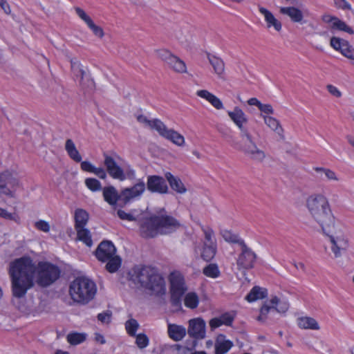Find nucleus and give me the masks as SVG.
<instances>
[{
	"label": "nucleus",
	"instance_id": "5",
	"mask_svg": "<svg viewBox=\"0 0 354 354\" xmlns=\"http://www.w3.org/2000/svg\"><path fill=\"white\" fill-rule=\"evenodd\" d=\"M158 272L157 268L145 265H136L128 272L129 281H131L136 286L145 289L149 285V279L156 281V274Z\"/></svg>",
	"mask_w": 354,
	"mask_h": 354
},
{
	"label": "nucleus",
	"instance_id": "20",
	"mask_svg": "<svg viewBox=\"0 0 354 354\" xmlns=\"http://www.w3.org/2000/svg\"><path fill=\"white\" fill-rule=\"evenodd\" d=\"M116 253V248L111 241H102L95 251V256L101 262H106Z\"/></svg>",
	"mask_w": 354,
	"mask_h": 354
},
{
	"label": "nucleus",
	"instance_id": "37",
	"mask_svg": "<svg viewBox=\"0 0 354 354\" xmlns=\"http://www.w3.org/2000/svg\"><path fill=\"white\" fill-rule=\"evenodd\" d=\"M75 230L77 231V236L78 240L82 241L88 247H91L93 245L91 232L88 229L83 227H80L78 229H75Z\"/></svg>",
	"mask_w": 354,
	"mask_h": 354
},
{
	"label": "nucleus",
	"instance_id": "43",
	"mask_svg": "<svg viewBox=\"0 0 354 354\" xmlns=\"http://www.w3.org/2000/svg\"><path fill=\"white\" fill-rule=\"evenodd\" d=\"M265 123L272 130L280 134L281 131H283L279 121L274 118L270 116H264Z\"/></svg>",
	"mask_w": 354,
	"mask_h": 354
},
{
	"label": "nucleus",
	"instance_id": "39",
	"mask_svg": "<svg viewBox=\"0 0 354 354\" xmlns=\"http://www.w3.org/2000/svg\"><path fill=\"white\" fill-rule=\"evenodd\" d=\"M199 302V299L196 292H188L184 299V304L186 307L191 309L197 308Z\"/></svg>",
	"mask_w": 354,
	"mask_h": 354
},
{
	"label": "nucleus",
	"instance_id": "57",
	"mask_svg": "<svg viewBox=\"0 0 354 354\" xmlns=\"http://www.w3.org/2000/svg\"><path fill=\"white\" fill-rule=\"evenodd\" d=\"M93 174H95L100 179H106L107 177V172L106 169H104L102 167H95L94 168Z\"/></svg>",
	"mask_w": 354,
	"mask_h": 354
},
{
	"label": "nucleus",
	"instance_id": "10",
	"mask_svg": "<svg viewBox=\"0 0 354 354\" xmlns=\"http://www.w3.org/2000/svg\"><path fill=\"white\" fill-rule=\"evenodd\" d=\"M256 253L245 243L240 246V253L236 259V265L239 270H250L257 261Z\"/></svg>",
	"mask_w": 354,
	"mask_h": 354
},
{
	"label": "nucleus",
	"instance_id": "60",
	"mask_svg": "<svg viewBox=\"0 0 354 354\" xmlns=\"http://www.w3.org/2000/svg\"><path fill=\"white\" fill-rule=\"evenodd\" d=\"M80 162H81L80 167H81L82 170H83L84 171L90 172V173L93 172V171L95 168V166L93 165L89 161H87V160L82 161L81 160Z\"/></svg>",
	"mask_w": 354,
	"mask_h": 354
},
{
	"label": "nucleus",
	"instance_id": "3",
	"mask_svg": "<svg viewBox=\"0 0 354 354\" xmlns=\"http://www.w3.org/2000/svg\"><path fill=\"white\" fill-rule=\"evenodd\" d=\"M180 226L179 221L171 216L154 215L144 218L140 225V230L143 237L153 238L158 234H170Z\"/></svg>",
	"mask_w": 354,
	"mask_h": 354
},
{
	"label": "nucleus",
	"instance_id": "45",
	"mask_svg": "<svg viewBox=\"0 0 354 354\" xmlns=\"http://www.w3.org/2000/svg\"><path fill=\"white\" fill-rule=\"evenodd\" d=\"M136 212V210H131L130 212L127 213L125 211L122 209H118L117 215L122 220H126L129 221H134L136 220V217L134 215V213Z\"/></svg>",
	"mask_w": 354,
	"mask_h": 354
},
{
	"label": "nucleus",
	"instance_id": "13",
	"mask_svg": "<svg viewBox=\"0 0 354 354\" xmlns=\"http://www.w3.org/2000/svg\"><path fill=\"white\" fill-rule=\"evenodd\" d=\"M145 189L146 185L142 179H138V182L132 187L122 189L123 205L126 206L133 198L140 197L145 192Z\"/></svg>",
	"mask_w": 354,
	"mask_h": 354
},
{
	"label": "nucleus",
	"instance_id": "7",
	"mask_svg": "<svg viewBox=\"0 0 354 354\" xmlns=\"http://www.w3.org/2000/svg\"><path fill=\"white\" fill-rule=\"evenodd\" d=\"M243 139V145L235 141L234 139L228 140L231 146L234 149L243 151L246 156L252 160L261 162L265 158V153L259 149L253 141L252 135L249 133V138L244 136Z\"/></svg>",
	"mask_w": 354,
	"mask_h": 354
},
{
	"label": "nucleus",
	"instance_id": "56",
	"mask_svg": "<svg viewBox=\"0 0 354 354\" xmlns=\"http://www.w3.org/2000/svg\"><path fill=\"white\" fill-rule=\"evenodd\" d=\"M35 227L37 229L44 232H48L50 230V225L48 223L43 220L36 222Z\"/></svg>",
	"mask_w": 354,
	"mask_h": 354
},
{
	"label": "nucleus",
	"instance_id": "8",
	"mask_svg": "<svg viewBox=\"0 0 354 354\" xmlns=\"http://www.w3.org/2000/svg\"><path fill=\"white\" fill-rule=\"evenodd\" d=\"M104 165L107 174L113 179L123 181L126 179V175L123 169L119 166L116 162V158L119 156L115 153H103Z\"/></svg>",
	"mask_w": 354,
	"mask_h": 354
},
{
	"label": "nucleus",
	"instance_id": "28",
	"mask_svg": "<svg viewBox=\"0 0 354 354\" xmlns=\"http://www.w3.org/2000/svg\"><path fill=\"white\" fill-rule=\"evenodd\" d=\"M168 335L174 341L181 340L186 335V329L183 326L176 324L168 325Z\"/></svg>",
	"mask_w": 354,
	"mask_h": 354
},
{
	"label": "nucleus",
	"instance_id": "32",
	"mask_svg": "<svg viewBox=\"0 0 354 354\" xmlns=\"http://www.w3.org/2000/svg\"><path fill=\"white\" fill-rule=\"evenodd\" d=\"M65 149L68 156L75 162H80L82 156L77 151L75 143L71 139H67L65 143Z\"/></svg>",
	"mask_w": 354,
	"mask_h": 354
},
{
	"label": "nucleus",
	"instance_id": "44",
	"mask_svg": "<svg viewBox=\"0 0 354 354\" xmlns=\"http://www.w3.org/2000/svg\"><path fill=\"white\" fill-rule=\"evenodd\" d=\"M138 327V322L135 319H130L125 323V328L127 333L131 337L136 336V333Z\"/></svg>",
	"mask_w": 354,
	"mask_h": 354
},
{
	"label": "nucleus",
	"instance_id": "48",
	"mask_svg": "<svg viewBox=\"0 0 354 354\" xmlns=\"http://www.w3.org/2000/svg\"><path fill=\"white\" fill-rule=\"evenodd\" d=\"M136 343L140 348H144L149 344V338L144 333H140L136 335Z\"/></svg>",
	"mask_w": 354,
	"mask_h": 354
},
{
	"label": "nucleus",
	"instance_id": "15",
	"mask_svg": "<svg viewBox=\"0 0 354 354\" xmlns=\"http://www.w3.org/2000/svg\"><path fill=\"white\" fill-rule=\"evenodd\" d=\"M156 282H154L153 279H149L147 282L149 285L144 290L151 296L162 297L166 293V283L159 272L156 274Z\"/></svg>",
	"mask_w": 354,
	"mask_h": 354
},
{
	"label": "nucleus",
	"instance_id": "55",
	"mask_svg": "<svg viewBox=\"0 0 354 354\" xmlns=\"http://www.w3.org/2000/svg\"><path fill=\"white\" fill-rule=\"evenodd\" d=\"M220 319H221V322H222V325L224 324V325L230 326H232L234 318L230 313H226L223 314L220 317Z\"/></svg>",
	"mask_w": 354,
	"mask_h": 354
},
{
	"label": "nucleus",
	"instance_id": "21",
	"mask_svg": "<svg viewBox=\"0 0 354 354\" xmlns=\"http://www.w3.org/2000/svg\"><path fill=\"white\" fill-rule=\"evenodd\" d=\"M229 117L236 124L241 131V137L244 136L249 138V131L243 127V124L248 121L247 117L244 112L238 106L234 107V110L227 112Z\"/></svg>",
	"mask_w": 354,
	"mask_h": 354
},
{
	"label": "nucleus",
	"instance_id": "41",
	"mask_svg": "<svg viewBox=\"0 0 354 354\" xmlns=\"http://www.w3.org/2000/svg\"><path fill=\"white\" fill-rule=\"evenodd\" d=\"M203 273L211 278H217L221 274L218 267L216 263H210L205 266L203 270Z\"/></svg>",
	"mask_w": 354,
	"mask_h": 354
},
{
	"label": "nucleus",
	"instance_id": "17",
	"mask_svg": "<svg viewBox=\"0 0 354 354\" xmlns=\"http://www.w3.org/2000/svg\"><path fill=\"white\" fill-rule=\"evenodd\" d=\"M157 131L163 138L170 140L178 146L185 142L184 137L177 131L168 129L162 121H156Z\"/></svg>",
	"mask_w": 354,
	"mask_h": 354
},
{
	"label": "nucleus",
	"instance_id": "51",
	"mask_svg": "<svg viewBox=\"0 0 354 354\" xmlns=\"http://www.w3.org/2000/svg\"><path fill=\"white\" fill-rule=\"evenodd\" d=\"M137 120L138 122L141 123H145L147 126L150 127L152 129H155L157 131V127L156 125V121H160L158 119H154L153 120H148L145 116L142 115H140L137 117Z\"/></svg>",
	"mask_w": 354,
	"mask_h": 354
},
{
	"label": "nucleus",
	"instance_id": "40",
	"mask_svg": "<svg viewBox=\"0 0 354 354\" xmlns=\"http://www.w3.org/2000/svg\"><path fill=\"white\" fill-rule=\"evenodd\" d=\"M331 29L344 31L351 35H353L354 33V31L351 27L348 26L344 21L340 20L337 17H336V19L332 24Z\"/></svg>",
	"mask_w": 354,
	"mask_h": 354
},
{
	"label": "nucleus",
	"instance_id": "63",
	"mask_svg": "<svg viewBox=\"0 0 354 354\" xmlns=\"http://www.w3.org/2000/svg\"><path fill=\"white\" fill-rule=\"evenodd\" d=\"M328 91L333 95L340 97L342 96V93L338 90V88L331 84L327 85Z\"/></svg>",
	"mask_w": 354,
	"mask_h": 354
},
{
	"label": "nucleus",
	"instance_id": "29",
	"mask_svg": "<svg viewBox=\"0 0 354 354\" xmlns=\"http://www.w3.org/2000/svg\"><path fill=\"white\" fill-rule=\"evenodd\" d=\"M280 12L290 17L293 22L301 23L304 17L301 10L295 7H282Z\"/></svg>",
	"mask_w": 354,
	"mask_h": 354
},
{
	"label": "nucleus",
	"instance_id": "14",
	"mask_svg": "<svg viewBox=\"0 0 354 354\" xmlns=\"http://www.w3.org/2000/svg\"><path fill=\"white\" fill-rule=\"evenodd\" d=\"M102 196L105 202L112 207L119 206L124 207L123 197H122V190L118 192L117 189L113 185H109L103 187Z\"/></svg>",
	"mask_w": 354,
	"mask_h": 354
},
{
	"label": "nucleus",
	"instance_id": "58",
	"mask_svg": "<svg viewBox=\"0 0 354 354\" xmlns=\"http://www.w3.org/2000/svg\"><path fill=\"white\" fill-rule=\"evenodd\" d=\"M158 56L164 62H167L172 54L167 50L162 49L156 51Z\"/></svg>",
	"mask_w": 354,
	"mask_h": 354
},
{
	"label": "nucleus",
	"instance_id": "42",
	"mask_svg": "<svg viewBox=\"0 0 354 354\" xmlns=\"http://www.w3.org/2000/svg\"><path fill=\"white\" fill-rule=\"evenodd\" d=\"M84 183L86 187L92 192H98L103 189L101 183L94 178H86Z\"/></svg>",
	"mask_w": 354,
	"mask_h": 354
},
{
	"label": "nucleus",
	"instance_id": "4",
	"mask_svg": "<svg viewBox=\"0 0 354 354\" xmlns=\"http://www.w3.org/2000/svg\"><path fill=\"white\" fill-rule=\"evenodd\" d=\"M97 288L95 283L84 277L75 278L70 284L69 294L74 302L85 305L91 301Z\"/></svg>",
	"mask_w": 354,
	"mask_h": 354
},
{
	"label": "nucleus",
	"instance_id": "35",
	"mask_svg": "<svg viewBox=\"0 0 354 354\" xmlns=\"http://www.w3.org/2000/svg\"><path fill=\"white\" fill-rule=\"evenodd\" d=\"M216 253V244H207L204 243L203 251L201 253V257L205 261H210L215 256Z\"/></svg>",
	"mask_w": 354,
	"mask_h": 354
},
{
	"label": "nucleus",
	"instance_id": "36",
	"mask_svg": "<svg viewBox=\"0 0 354 354\" xmlns=\"http://www.w3.org/2000/svg\"><path fill=\"white\" fill-rule=\"evenodd\" d=\"M106 270L110 273H114L118 270L122 265V259L120 256L114 255L106 261Z\"/></svg>",
	"mask_w": 354,
	"mask_h": 354
},
{
	"label": "nucleus",
	"instance_id": "31",
	"mask_svg": "<svg viewBox=\"0 0 354 354\" xmlns=\"http://www.w3.org/2000/svg\"><path fill=\"white\" fill-rule=\"evenodd\" d=\"M220 234L223 239L229 243L238 244L240 247L245 243L244 240L239 234L232 232L231 230H221Z\"/></svg>",
	"mask_w": 354,
	"mask_h": 354
},
{
	"label": "nucleus",
	"instance_id": "54",
	"mask_svg": "<svg viewBox=\"0 0 354 354\" xmlns=\"http://www.w3.org/2000/svg\"><path fill=\"white\" fill-rule=\"evenodd\" d=\"M75 10L76 12V14L78 15V17L83 20L86 25H88L89 23H91L93 20L91 18L86 15V13L84 12V10L79 7H75Z\"/></svg>",
	"mask_w": 354,
	"mask_h": 354
},
{
	"label": "nucleus",
	"instance_id": "22",
	"mask_svg": "<svg viewBox=\"0 0 354 354\" xmlns=\"http://www.w3.org/2000/svg\"><path fill=\"white\" fill-rule=\"evenodd\" d=\"M187 333L190 337L196 339L205 338V322L201 318H196L189 320Z\"/></svg>",
	"mask_w": 354,
	"mask_h": 354
},
{
	"label": "nucleus",
	"instance_id": "61",
	"mask_svg": "<svg viewBox=\"0 0 354 354\" xmlns=\"http://www.w3.org/2000/svg\"><path fill=\"white\" fill-rule=\"evenodd\" d=\"M205 238L207 244H216L212 241V236L214 235V232L212 229L204 230Z\"/></svg>",
	"mask_w": 354,
	"mask_h": 354
},
{
	"label": "nucleus",
	"instance_id": "30",
	"mask_svg": "<svg viewBox=\"0 0 354 354\" xmlns=\"http://www.w3.org/2000/svg\"><path fill=\"white\" fill-rule=\"evenodd\" d=\"M268 296V290L259 286H254L250 292L246 295L245 299L249 302H252L256 300L263 299Z\"/></svg>",
	"mask_w": 354,
	"mask_h": 354
},
{
	"label": "nucleus",
	"instance_id": "49",
	"mask_svg": "<svg viewBox=\"0 0 354 354\" xmlns=\"http://www.w3.org/2000/svg\"><path fill=\"white\" fill-rule=\"evenodd\" d=\"M0 217L5 218L6 220L15 221L17 222L19 216L15 213H10L6 209L0 207Z\"/></svg>",
	"mask_w": 354,
	"mask_h": 354
},
{
	"label": "nucleus",
	"instance_id": "33",
	"mask_svg": "<svg viewBox=\"0 0 354 354\" xmlns=\"http://www.w3.org/2000/svg\"><path fill=\"white\" fill-rule=\"evenodd\" d=\"M88 220V214L83 209H77L75 212V229L84 227Z\"/></svg>",
	"mask_w": 354,
	"mask_h": 354
},
{
	"label": "nucleus",
	"instance_id": "12",
	"mask_svg": "<svg viewBox=\"0 0 354 354\" xmlns=\"http://www.w3.org/2000/svg\"><path fill=\"white\" fill-rule=\"evenodd\" d=\"M71 70L74 75L77 78H80L79 83L83 88H88L91 90L94 88V81L91 78L89 73L83 68L79 62L71 61Z\"/></svg>",
	"mask_w": 354,
	"mask_h": 354
},
{
	"label": "nucleus",
	"instance_id": "50",
	"mask_svg": "<svg viewBox=\"0 0 354 354\" xmlns=\"http://www.w3.org/2000/svg\"><path fill=\"white\" fill-rule=\"evenodd\" d=\"M87 26L96 37L99 38H102L104 37V32L103 29L100 26L95 25L93 21Z\"/></svg>",
	"mask_w": 354,
	"mask_h": 354
},
{
	"label": "nucleus",
	"instance_id": "19",
	"mask_svg": "<svg viewBox=\"0 0 354 354\" xmlns=\"http://www.w3.org/2000/svg\"><path fill=\"white\" fill-rule=\"evenodd\" d=\"M330 45L335 50L339 51L344 57L354 60V48L347 40L337 37H332L330 39Z\"/></svg>",
	"mask_w": 354,
	"mask_h": 354
},
{
	"label": "nucleus",
	"instance_id": "27",
	"mask_svg": "<svg viewBox=\"0 0 354 354\" xmlns=\"http://www.w3.org/2000/svg\"><path fill=\"white\" fill-rule=\"evenodd\" d=\"M207 57L209 64L213 67L214 73L219 77H221L225 71V64L223 59L209 53H207Z\"/></svg>",
	"mask_w": 354,
	"mask_h": 354
},
{
	"label": "nucleus",
	"instance_id": "9",
	"mask_svg": "<svg viewBox=\"0 0 354 354\" xmlns=\"http://www.w3.org/2000/svg\"><path fill=\"white\" fill-rule=\"evenodd\" d=\"M289 305L287 302L281 301L277 297H273L270 300L267 301L260 309V315L257 320L263 322L267 318L269 313H283L288 310Z\"/></svg>",
	"mask_w": 354,
	"mask_h": 354
},
{
	"label": "nucleus",
	"instance_id": "46",
	"mask_svg": "<svg viewBox=\"0 0 354 354\" xmlns=\"http://www.w3.org/2000/svg\"><path fill=\"white\" fill-rule=\"evenodd\" d=\"M315 171H316L317 172H321V173H323L324 174V176H326V178L328 179V180H338V178L337 177L335 173L330 170V169H327V168H324V167H315L314 168Z\"/></svg>",
	"mask_w": 354,
	"mask_h": 354
},
{
	"label": "nucleus",
	"instance_id": "11",
	"mask_svg": "<svg viewBox=\"0 0 354 354\" xmlns=\"http://www.w3.org/2000/svg\"><path fill=\"white\" fill-rule=\"evenodd\" d=\"M146 189L151 193L166 194L169 193V189L165 177L158 175H150L147 176Z\"/></svg>",
	"mask_w": 354,
	"mask_h": 354
},
{
	"label": "nucleus",
	"instance_id": "53",
	"mask_svg": "<svg viewBox=\"0 0 354 354\" xmlns=\"http://www.w3.org/2000/svg\"><path fill=\"white\" fill-rule=\"evenodd\" d=\"M111 310H106L97 315V319L103 324H108L111 322Z\"/></svg>",
	"mask_w": 354,
	"mask_h": 354
},
{
	"label": "nucleus",
	"instance_id": "47",
	"mask_svg": "<svg viewBox=\"0 0 354 354\" xmlns=\"http://www.w3.org/2000/svg\"><path fill=\"white\" fill-rule=\"evenodd\" d=\"M171 61L174 60L175 64L172 65L171 68L178 73H185L186 65L183 61L178 57H171Z\"/></svg>",
	"mask_w": 354,
	"mask_h": 354
},
{
	"label": "nucleus",
	"instance_id": "64",
	"mask_svg": "<svg viewBox=\"0 0 354 354\" xmlns=\"http://www.w3.org/2000/svg\"><path fill=\"white\" fill-rule=\"evenodd\" d=\"M222 325V322H221L220 317H214L209 321V326L211 330H213L215 328L221 326Z\"/></svg>",
	"mask_w": 354,
	"mask_h": 354
},
{
	"label": "nucleus",
	"instance_id": "38",
	"mask_svg": "<svg viewBox=\"0 0 354 354\" xmlns=\"http://www.w3.org/2000/svg\"><path fill=\"white\" fill-rule=\"evenodd\" d=\"M87 335L84 333L72 332L67 335L66 339L71 345H77L86 339Z\"/></svg>",
	"mask_w": 354,
	"mask_h": 354
},
{
	"label": "nucleus",
	"instance_id": "18",
	"mask_svg": "<svg viewBox=\"0 0 354 354\" xmlns=\"http://www.w3.org/2000/svg\"><path fill=\"white\" fill-rule=\"evenodd\" d=\"M18 180L12 174L6 171L0 174V194H5L10 197H14V192L12 188L18 185Z\"/></svg>",
	"mask_w": 354,
	"mask_h": 354
},
{
	"label": "nucleus",
	"instance_id": "23",
	"mask_svg": "<svg viewBox=\"0 0 354 354\" xmlns=\"http://www.w3.org/2000/svg\"><path fill=\"white\" fill-rule=\"evenodd\" d=\"M333 232L330 233L328 236L332 243L331 250L333 252L335 257H339L342 255V252H345L348 246V243L346 239L342 237L335 238L332 234Z\"/></svg>",
	"mask_w": 354,
	"mask_h": 354
},
{
	"label": "nucleus",
	"instance_id": "6",
	"mask_svg": "<svg viewBox=\"0 0 354 354\" xmlns=\"http://www.w3.org/2000/svg\"><path fill=\"white\" fill-rule=\"evenodd\" d=\"M171 304L176 310L182 309V297L187 290L183 277L177 273H171L169 277Z\"/></svg>",
	"mask_w": 354,
	"mask_h": 354
},
{
	"label": "nucleus",
	"instance_id": "34",
	"mask_svg": "<svg viewBox=\"0 0 354 354\" xmlns=\"http://www.w3.org/2000/svg\"><path fill=\"white\" fill-rule=\"evenodd\" d=\"M297 324L299 327L301 328L312 330L319 329V326L317 322L312 317H300L297 319Z\"/></svg>",
	"mask_w": 354,
	"mask_h": 354
},
{
	"label": "nucleus",
	"instance_id": "25",
	"mask_svg": "<svg viewBox=\"0 0 354 354\" xmlns=\"http://www.w3.org/2000/svg\"><path fill=\"white\" fill-rule=\"evenodd\" d=\"M233 346V342L226 339L225 335L220 334L215 342V354H225Z\"/></svg>",
	"mask_w": 354,
	"mask_h": 354
},
{
	"label": "nucleus",
	"instance_id": "1",
	"mask_svg": "<svg viewBox=\"0 0 354 354\" xmlns=\"http://www.w3.org/2000/svg\"><path fill=\"white\" fill-rule=\"evenodd\" d=\"M8 273L12 296L21 299L34 286L35 274L37 284L41 288H47L60 277L61 270L48 261H39L35 266L30 257L24 256L10 263Z\"/></svg>",
	"mask_w": 354,
	"mask_h": 354
},
{
	"label": "nucleus",
	"instance_id": "59",
	"mask_svg": "<svg viewBox=\"0 0 354 354\" xmlns=\"http://www.w3.org/2000/svg\"><path fill=\"white\" fill-rule=\"evenodd\" d=\"M209 102L215 107L216 109H222L223 108V105L222 102L218 98L216 95H213V96L209 99Z\"/></svg>",
	"mask_w": 354,
	"mask_h": 354
},
{
	"label": "nucleus",
	"instance_id": "26",
	"mask_svg": "<svg viewBox=\"0 0 354 354\" xmlns=\"http://www.w3.org/2000/svg\"><path fill=\"white\" fill-rule=\"evenodd\" d=\"M259 10L264 16L265 21L267 24L268 28H270L272 26L274 28V30L278 32H279L281 30V23L274 17V16L270 11L261 6L259 8Z\"/></svg>",
	"mask_w": 354,
	"mask_h": 354
},
{
	"label": "nucleus",
	"instance_id": "16",
	"mask_svg": "<svg viewBox=\"0 0 354 354\" xmlns=\"http://www.w3.org/2000/svg\"><path fill=\"white\" fill-rule=\"evenodd\" d=\"M156 282H154L153 279H149L147 282L149 285L144 290L151 296L162 297L166 293V283L159 272L156 274Z\"/></svg>",
	"mask_w": 354,
	"mask_h": 354
},
{
	"label": "nucleus",
	"instance_id": "52",
	"mask_svg": "<svg viewBox=\"0 0 354 354\" xmlns=\"http://www.w3.org/2000/svg\"><path fill=\"white\" fill-rule=\"evenodd\" d=\"M334 2L337 8L344 10H351L354 15V10L352 9L351 4L346 0H335Z\"/></svg>",
	"mask_w": 354,
	"mask_h": 354
},
{
	"label": "nucleus",
	"instance_id": "62",
	"mask_svg": "<svg viewBox=\"0 0 354 354\" xmlns=\"http://www.w3.org/2000/svg\"><path fill=\"white\" fill-rule=\"evenodd\" d=\"M259 109L266 114H272L274 112V110L270 104H261V105L259 107Z\"/></svg>",
	"mask_w": 354,
	"mask_h": 354
},
{
	"label": "nucleus",
	"instance_id": "2",
	"mask_svg": "<svg viewBox=\"0 0 354 354\" xmlns=\"http://www.w3.org/2000/svg\"><path fill=\"white\" fill-rule=\"evenodd\" d=\"M307 207L314 220L320 225L323 233L333 232L335 217L327 198L322 195L310 196L306 201Z\"/></svg>",
	"mask_w": 354,
	"mask_h": 354
},
{
	"label": "nucleus",
	"instance_id": "24",
	"mask_svg": "<svg viewBox=\"0 0 354 354\" xmlns=\"http://www.w3.org/2000/svg\"><path fill=\"white\" fill-rule=\"evenodd\" d=\"M165 177L169 183L171 189L174 192L180 194H185L187 192V188L178 176H174L170 172H166Z\"/></svg>",
	"mask_w": 354,
	"mask_h": 354
}]
</instances>
